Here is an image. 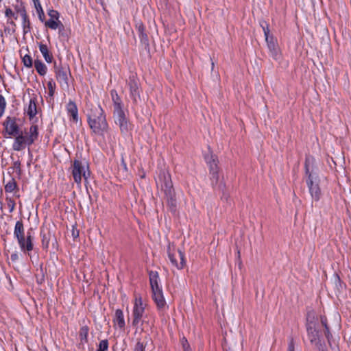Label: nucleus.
<instances>
[{
    "label": "nucleus",
    "instance_id": "52",
    "mask_svg": "<svg viewBox=\"0 0 351 351\" xmlns=\"http://www.w3.org/2000/svg\"><path fill=\"white\" fill-rule=\"evenodd\" d=\"M8 23H10L11 25L16 26V24L13 21H8Z\"/></svg>",
    "mask_w": 351,
    "mask_h": 351
},
{
    "label": "nucleus",
    "instance_id": "4",
    "mask_svg": "<svg viewBox=\"0 0 351 351\" xmlns=\"http://www.w3.org/2000/svg\"><path fill=\"white\" fill-rule=\"evenodd\" d=\"M14 235L16 238L22 252H30L33 250V237L29 232H27L26 238L25 237V230L22 220L16 222Z\"/></svg>",
    "mask_w": 351,
    "mask_h": 351
},
{
    "label": "nucleus",
    "instance_id": "55",
    "mask_svg": "<svg viewBox=\"0 0 351 351\" xmlns=\"http://www.w3.org/2000/svg\"><path fill=\"white\" fill-rule=\"evenodd\" d=\"M211 66H212V69H213V68H214V62H211Z\"/></svg>",
    "mask_w": 351,
    "mask_h": 351
},
{
    "label": "nucleus",
    "instance_id": "12",
    "mask_svg": "<svg viewBox=\"0 0 351 351\" xmlns=\"http://www.w3.org/2000/svg\"><path fill=\"white\" fill-rule=\"evenodd\" d=\"M138 36L139 37L141 45L145 50H149V38L145 32V26L142 22H138L136 24Z\"/></svg>",
    "mask_w": 351,
    "mask_h": 351
},
{
    "label": "nucleus",
    "instance_id": "53",
    "mask_svg": "<svg viewBox=\"0 0 351 351\" xmlns=\"http://www.w3.org/2000/svg\"><path fill=\"white\" fill-rule=\"evenodd\" d=\"M73 237H78V232H77V234H75V232L74 231H73Z\"/></svg>",
    "mask_w": 351,
    "mask_h": 351
},
{
    "label": "nucleus",
    "instance_id": "1",
    "mask_svg": "<svg viewBox=\"0 0 351 351\" xmlns=\"http://www.w3.org/2000/svg\"><path fill=\"white\" fill-rule=\"evenodd\" d=\"M88 123L95 134L102 136L108 130L106 115L100 105H92L87 113Z\"/></svg>",
    "mask_w": 351,
    "mask_h": 351
},
{
    "label": "nucleus",
    "instance_id": "19",
    "mask_svg": "<svg viewBox=\"0 0 351 351\" xmlns=\"http://www.w3.org/2000/svg\"><path fill=\"white\" fill-rule=\"evenodd\" d=\"M110 95L113 101L114 112L123 110V105L121 99L118 95L117 92L115 90H112L110 91Z\"/></svg>",
    "mask_w": 351,
    "mask_h": 351
},
{
    "label": "nucleus",
    "instance_id": "36",
    "mask_svg": "<svg viewBox=\"0 0 351 351\" xmlns=\"http://www.w3.org/2000/svg\"><path fill=\"white\" fill-rule=\"evenodd\" d=\"M108 348V341L107 339L101 340L98 346L97 351H106Z\"/></svg>",
    "mask_w": 351,
    "mask_h": 351
},
{
    "label": "nucleus",
    "instance_id": "43",
    "mask_svg": "<svg viewBox=\"0 0 351 351\" xmlns=\"http://www.w3.org/2000/svg\"><path fill=\"white\" fill-rule=\"evenodd\" d=\"M48 15L50 17L49 19H56L57 21L58 20L60 16L59 12L55 10H49Z\"/></svg>",
    "mask_w": 351,
    "mask_h": 351
},
{
    "label": "nucleus",
    "instance_id": "42",
    "mask_svg": "<svg viewBox=\"0 0 351 351\" xmlns=\"http://www.w3.org/2000/svg\"><path fill=\"white\" fill-rule=\"evenodd\" d=\"M5 15L8 18L13 17L15 20L18 19V16L10 8H6L5 10Z\"/></svg>",
    "mask_w": 351,
    "mask_h": 351
},
{
    "label": "nucleus",
    "instance_id": "15",
    "mask_svg": "<svg viewBox=\"0 0 351 351\" xmlns=\"http://www.w3.org/2000/svg\"><path fill=\"white\" fill-rule=\"evenodd\" d=\"M306 330L308 339L311 343L315 344L321 341L319 330H317L312 322L307 323Z\"/></svg>",
    "mask_w": 351,
    "mask_h": 351
},
{
    "label": "nucleus",
    "instance_id": "22",
    "mask_svg": "<svg viewBox=\"0 0 351 351\" xmlns=\"http://www.w3.org/2000/svg\"><path fill=\"white\" fill-rule=\"evenodd\" d=\"M113 322L114 324H117L119 328H124L125 324L122 310L117 309L115 311Z\"/></svg>",
    "mask_w": 351,
    "mask_h": 351
},
{
    "label": "nucleus",
    "instance_id": "39",
    "mask_svg": "<svg viewBox=\"0 0 351 351\" xmlns=\"http://www.w3.org/2000/svg\"><path fill=\"white\" fill-rule=\"evenodd\" d=\"M58 29V34H59L60 36H62L64 38H68V37H69L68 34L65 29L64 25L62 23Z\"/></svg>",
    "mask_w": 351,
    "mask_h": 351
},
{
    "label": "nucleus",
    "instance_id": "8",
    "mask_svg": "<svg viewBox=\"0 0 351 351\" xmlns=\"http://www.w3.org/2000/svg\"><path fill=\"white\" fill-rule=\"evenodd\" d=\"M2 125L3 126L2 133L5 138L16 136L22 132L17 123V118L15 117H7Z\"/></svg>",
    "mask_w": 351,
    "mask_h": 351
},
{
    "label": "nucleus",
    "instance_id": "23",
    "mask_svg": "<svg viewBox=\"0 0 351 351\" xmlns=\"http://www.w3.org/2000/svg\"><path fill=\"white\" fill-rule=\"evenodd\" d=\"M149 282L152 288V291L162 289L158 285V274L157 271H151L149 273Z\"/></svg>",
    "mask_w": 351,
    "mask_h": 351
},
{
    "label": "nucleus",
    "instance_id": "14",
    "mask_svg": "<svg viewBox=\"0 0 351 351\" xmlns=\"http://www.w3.org/2000/svg\"><path fill=\"white\" fill-rule=\"evenodd\" d=\"M265 40L271 57L274 60H279L280 58L281 55L279 51V47L277 44L276 40L273 36L269 38L268 40Z\"/></svg>",
    "mask_w": 351,
    "mask_h": 351
},
{
    "label": "nucleus",
    "instance_id": "38",
    "mask_svg": "<svg viewBox=\"0 0 351 351\" xmlns=\"http://www.w3.org/2000/svg\"><path fill=\"white\" fill-rule=\"evenodd\" d=\"M6 107V101L4 97L0 95V118L3 116Z\"/></svg>",
    "mask_w": 351,
    "mask_h": 351
},
{
    "label": "nucleus",
    "instance_id": "46",
    "mask_svg": "<svg viewBox=\"0 0 351 351\" xmlns=\"http://www.w3.org/2000/svg\"><path fill=\"white\" fill-rule=\"evenodd\" d=\"M315 346L318 351H326L325 345L324 343H322L321 341L319 343H316Z\"/></svg>",
    "mask_w": 351,
    "mask_h": 351
},
{
    "label": "nucleus",
    "instance_id": "50",
    "mask_svg": "<svg viewBox=\"0 0 351 351\" xmlns=\"http://www.w3.org/2000/svg\"><path fill=\"white\" fill-rule=\"evenodd\" d=\"M183 340H184L186 342V344L183 343L184 351H191V349L189 348V346L187 343V340L185 338H184Z\"/></svg>",
    "mask_w": 351,
    "mask_h": 351
},
{
    "label": "nucleus",
    "instance_id": "21",
    "mask_svg": "<svg viewBox=\"0 0 351 351\" xmlns=\"http://www.w3.org/2000/svg\"><path fill=\"white\" fill-rule=\"evenodd\" d=\"M39 50L43 56L44 59L47 63H51L53 61V55L49 51L48 47L47 45L43 44L41 43L38 45Z\"/></svg>",
    "mask_w": 351,
    "mask_h": 351
},
{
    "label": "nucleus",
    "instance_id": "29",
    "mask_svg": "<svg viewBox=\"0 0 351 351\" xmlns=\"http://www.w3.org/2000/svg\"><path fill=\"white\" fill-rule=\"evenodd\" d=\"M17 188L16 182L14 178H12L5 185V191L6 193H12Z\"/></svg>",
    "mask_w": 351,
    "mask_h": 351
},
{
    "label": "nucleus",
    "instance_id": "13",
    "mask_svg": "<svg viewBox=\"0 0 351 351\" xmlns=\"http://www.w3.org/2000/svg\"><path fill=\"white\" fill-rule=\"evenodd\" d=\"M15 136L12 144V149L14 151H21L25 148L26 145H29L27 136L23 134V132H19Z\"/></svg>",
    "mask_w": 351,
    "mask_h": 351
},
{
    "label": "nucleus",
    "instance_id": "51",
    "mask_svg": "<svg viewBox=\"0 0 351 351\" xmlns=\"http://www.w3.org/2000/svg\"><path fill=\"white\" fill-rule=\"evenodd\" d=\"M225 187V185L223 184V183H220L219 185H218V189L221 191H223V189Z\"/></svg>",
    "mask_w": 351,
    "mask_h": 351
},
{
    "label": "nucleus",
    "instance_id": "6",
    "mask_svg": "<svg viewBox=\"0 0 351 351\" xmlns=\"http://www.w3.org/2000/svg\"><path fill=\"white\" fill-rule=\"evenodd\" d=\"M86 168L88 169V165L86 162H82L79 160H74L72 165V176L74 181L80 184L82 182V178L84 177V181L86 182L90 171H86Z\"/></svg>",
    "mask_w": 351,
    "mask_h": 351
},
{
    "label": "nucleus",
    "instance_id": "32",
    "mask_svg": "<svg viewBox=\"0 0 351 351\" xmlns=\"http://www.w3.org/2000/svg\"><path fill=\"white\" fill-rule=\"evenodd\" d=\"M56 19H49L45 22V26L52 29H56L58 28L61 22L60 21H56Z\"/></svg>",
    "mask_w": 351,
    "mask_h": 351
},
{
    "label": "nucleus",
    "instance_id": "44",
    "mask_svg": "<svg viewBox=\"0 0 351 351\" xmlns=\"http://www.w3.org/2000/svg\"><path fill=\"white\" fill-rule=\"evenodd\" d=\"M145 346L142 342L138 341L134 347V351H145Z\"/></svg>",
    "mask_w": 351,
    "mask_h": 351
},
{
    "label": "nucleus",
    "instance_id": "18",
    "mask_svg": "<svg viewBox=\"0 0 351 351\" xmlns=\"http://www.w3.org/2000/svg\"><path fill=\"white\" fill-rule=\"evenodd\" d=\"M66 110L73 121L77 123L78 121V110L73 101L70 100L67 104Z\"/></svg>",
    "mask_w": 351,
    "mask_h": 351
},
{
    "label": "nucleus",
    "instance_id": "9",
    "mask_svg": "<svg viewBox=\"0 0 351 351\" xmlns=\"http://www.w3.org/2000/svg\"><path fill=\"white\" fill-rule=\"evenodd\" d=\"M54 72L57 81L62 86L69 87L68 74H70V69L68 65H63L62 63L53 64Z\"/></svg>",
    "mask_w": 351,
    "mask_h": 351
},
{
    "label": "nucleus",
    "instance_id": "24",
    "mask_svg": "<svg viewBox=\"0 0 351 351\" xmlns=\"http://www.w3.org/2000/svg\"><path fill=\"white\" fill-rule=\"evenodd\" d=\"M27 114L29 116V119H32L37 114L36 99L35 97L30 99L29 106L27 109Z\"/></svg>",
    "mask_w": 351,
    "mask_h": 351
},
{
    "label": "nucleus",
    "instance_id": "28",
    "mask_svg": "<svg viewBox=\"0 0 351 351\" xmlns=\"http://www.w3.org/2000/svg\"><path fill=\"white\" fill-rule=\"evenodd\" d=\"M260 25L262 27L264 35L265 37V40H268L269 38L273 37L272 35H270V30L269 29V24L267 23V21L263 20L260 21Z\"/></svg>",
    "mask_w": 351,
    "mask_h": 351
},
{
    "label": "nucleus",
    "instance_id": "10",
    "mask_svg": "<svg viewBox=\"0 0 351 351\" xmlns=\"http://www.w3.org/2000/svg\"><path fill=\"white\" fill-rule=\"evenodd\" d=\"M114 122L119 126L121 134H127L130 130V123L123 110L113 112Z\"/></svg>",
    "mask_w": 351,
    "mask_h": 351
},
{
    "label": "nucleus",
    "instance_id": "49",
    "mask_svg": "<svg viewBox=\"0 0 351 351\" xmlns=\"http://www.w3.org/2000/svg\"><path fill=\"white\" fill-rule=\"evenodd\" d=\"M19 258V256L17 254V253H13L11 254L10 256V259L13 261V262H15L16 261H17Z\"/></svg>",
    "mask_w": 351,
    "mask_h": 351
},
{
    "label": "nucleus",
    "instance_id": "56",
    "mask_svg": "<svg viewBox=\"0 0 351 351\" xmlns=\"http://www.w3.org/2000/svg\"><path fill=\"white\" fill-rule=\"evenodd\" d=\"M336 278H337V279L338 280H340V278H339V276H337H337H336Z\"/></svg>",
    "mask_w": 351,
    "mask_h": 351
},
{
    "label": "nucleus",
    "instance_id": "40",
    "mask_svg": "<svg viewBox=\"0 0 351 351\" xmlns=\"http://www.w3.org/2000/svg\"><path fill=\"white\" fill-rule=\"evenodd\" d=\"M12 169L16 170V174L19 176H21L22 170L21 168V162L19 160L15 161L14 162Z\"/></svg>",
    "mask_w": 351,
    "mask_h": 351
},
{
    "label": "nucleus",
    "instance_id": "7",
    "mask_svg": "<svg viewBox=\"0 0 351 351\" xmlns=\"http://www.w3.org/2000/svg\"><path fill=\"white\" fill-rule=\"evenodd\" d=\"M167 254L171 264L178 269H182L186 266L184 253L181 250H171V245L169 243L167 247Z\"/></svg>",
    "mask_w": 351,
    "mask_h": 351
},
{
    "label": "nucleus",
    "instance_id": "5",
    "mask_svg": "<svg viewBox=\"0 0 351 351\" xmlns=\"http://www.w3.org/2000/svg\"><path fill=\"white\" fill-rule=\"evenodd\" d=\"M127 85L129 88L130 97L134 105H137L141 101V93L142 89L139 80L136 73H132L127 80Z\"/></svg>",
    "mask_w": 351,
    "mask_h": 351
},
{
    "label": "nucleus",
    "instance_id": "35",
    "mask_svg": "<svg viewBox=\"0 0 351 351\" xmlns=\"http://www.w3.org/2000/svg\"><path fill=\"white\" fill-rule=\"evenodd\" d=\"M47 88L49 90V93H48L50 97H53L55 93V90H56V84L53 81V80H51L48 82Z\"/></svg>",
    "mask_w": 351,
    "mask_h": 351
},
{
    "label": "nucleus",
    "instance_id": "3",
    "mask_svg": "<svg viewBox=\"0 0 351 351\" xmlns=\"http://www.w3.org/2000/svg\"><path fill=\"white\" fill-rule=\"evenodd\" d=\"M313 160V158L311 157H306L305 159L304 169L306 176H307L306 182L312 198L317 202L321 198L322 192L319 185V179L318 174L314 171L313 168H310V164Z\"/></svg>",
    "mask_w": 351,
    "mask_h": 351
},
{
    "label": "nucleus",
    "instance_id": "34",
    "mask_svg": "<svg viewBox=\"0 0 351 351\" xmlns=\"http://www.w3.org/2000/svg\"><path fill=\"white\" fill-rule=\"evenodd\" d=\"M34 6H35V8H36V10L37 11L39 19L41 21H43L44 19H45V14H44V12H43V10L42 8L40 3H37V4L34 5Z\"/></svg>",
    "mask_w": 351,
    "mask_h": 351
},
{
    "label": "nucleus",
    "instance_id": "31",
    "mask_svg": "<svg viewBox=\"0 0 351 351\" xmlns=\"http://www.w3.org/2000/svg\"><path fill=\"white\" fill-rule=\"evenodd\" d=\"M219 170L210 171V180L213 187H215L219 182Z\"/></svg>",
    "mask_w": 351,
    "mask_h": 351
},
{
    "label": "nucleus",
    "instance_id": "45",
    "mask_svg": "<svg viewBox=\"0 0 351 351\" xmlns=\"http://www.w3.org/2000/svg\"><path fill=\"white\" fill-rule=\"evenodd\" d=\"M7 200H8V206L10 208V212L12 213L14 209L15 202L14 200H12L11 199H7Z\"/></svg>",
    "mask_w": 351,
    "mask_h": 351
},
{
    "label": "nucleus",
    "instance_id": "47",
    "mask_svg": "<svg viewBox=\"0 0 351 351\" xmlns=\"http://www.w3.org/2000/svg\"><path fill=\"white\" fill-rule=\"evenodd\" d=\"M121 166L122 167L125 171H128L127 165L123 156L121 158Z\"/></svg>",
    "mask_w": 351,
    "mask_h": 351
},
{
    "label": "nucleus",
    "instance_id": "11",
    "mask_svg": "<svg viewBox=\"0 0 351 351\" xmlns=\"http://www.w3.org/2000/svg\"><path fill=\"white\" fill-rule=\"evenodd\" d=\"M145 311V308L143 306V302L141 298L135 299V304L133 309V320L132 325L134 326H138L139 322L141 320L143 313Z\"/></svg>",
    "mask_w": 351,
    "mask_h": 351
},
{
    "label": "nucleus",
    "instance_id": "20",
    "mask_svg": "<svg viewBox=\"0 0 351 351\" xmlns=\"http://www.w3.org/2000/svg\"><path fill=\"white\" fill-rule=\"evenodd\" d=\"M320 322L322 326L324 328V335L328 341V343L329 346H331V339L332 338V335L330 332L326 317L325 315H321Z\"/></svg>",
    "mask_w": 351,
    "mask_h": 351
},
{
    "label": "nucleus",
    "instance_id": "2",
    "mask_svg": "<svg viewBox=\"0 0 351 351\" xmlns=\"http://www.w3.org/2000/svg\"><path fill=\"white\" fill-rule=\"evenodd\" d=\"M157 184L160 185L161 189L165 195L167 205L169 211L176 214L177 212V200L170 174L164 171L160 172Z\"/></svg>",
    "mask_w": 351,
    "mask_h": 351
},
{
    "label": "nucleus",
    "instance_id": "30",
    "mask_svg": "<svg viewBox=\"0 0 351 351\" xmlns=\"http://www.w3.org/2000/svg\"><path fill=\"white\" fill-rule=\"evenodd\" d=\"M21 17L23 19V31L24 33L26 34L30 29V21L29 20L27 13H23Z\"/></svg>",
    "mask_w": 351,
    "mask_h": 351
},
{
    "label": "nucleus",
    "instance_id": "48",
    "mask_svg": "<svg viewBox=\"0 0 351 351\" xmlns=\"http://www.w3.org/2000/svg\"><path fill=\"white\" fill-rule=\"evenodd\" d=\"M287 351H294V343L293 339H291L289 343Z\"/></svg>",
    "mask_w": 351,
    "mask_h": 351
},
{
    "label": "nucleus",
    "instance_id": "27",
    "mask_svg": "<svg viewBox=\"0 0 351 351\" xmlns=\"http://www.w3.org/2000/svg\"><path fill=\"white\" fill-rule=\"evenodd\" d=\"M89 328L87 326H82L79 332V337L82 343L88 342V334Z\"/></svg>",
    "mask_w": 351,
    "mask_h": 351
},
{
    "label": "nucleus",
    "instance_id": "25",
    "mask_svg": "<svg viewBox=\"0 0 351 351\" xmlns=\"http://www.w3.org/2000/svg\"><path fill=\"white\" fill-rule=\"evenodd\" d=\"M38 136V128L36 125H33L29 128V135L27 136L29 145L33 144Z\"/></svg>",
    "mask_w": 351,
    "mask_h": 351
},
{
    "label": "nucleus",
    "instance_id": "37",
    "mask_svg": "<svg viewBox=\"0 0 351 351\" xmlns=\"http://www.w3.org/2000/svg\"><path fill=\"white\" fill-rule=\"evenodd\" d=\"M42 237V247L43 249L47 250L49 247V237L46 234L41 232Z\"/></svg>",
    "mask_w": 351,
    "mask_h": 351
},
{
    "label": "nucleus",
    "instance_id": "33",
    "mask_svg": "<svg viewBox=\"0 0 351 351\" xmlns=\"http://www.w3.org/2000/svg\"><path fill=\"white\" fill-rule=\"evenodd\" d=\"M22 62L25 66H26L27 68L32 67L33 60H32V57L29 55H27V54L25 55L22 58Z\"/></svg>",
    "mask_w": 351,
    "mask_h": 351
},
{
    "label": "nucleus",
    "instance_id": "41",
    "mask_svg": "<svg viewBox=\"0 0 351 351\" xmlns=\"http://www.w3.org/2000/svg\"><path fill=\"white\" fill-rule=\"evenodd\" d=\"M14 9L17 13H19L21 14V16H23V13H27L25 8V6L23 5L22 3H21L20 5H16L14 6Z\"/></svg>",
    "mask_w": 351,
    "mask_h": 351
},
{
    "label": "nucleus",
    "instance_id": "54",
    "mask_svg": "<svg viewBox=\"0 0 351 351\" xmlns=\"http://www.w3.org/2000/svg\"><path fill=\"white\" fill-rule=\"evenodd\" d=\"M34 5L37 4V3H40L39 0H32Z\"/></svg>",
    "mask_w": 351,
    "mask_h": 351
},
{
    "label": "nucleus",
    "instance_id": "26",
    "mask_svg": "<svg viewBox=\"0 0 351 351\" xmlns=\"http://www.w3.org/2000/svg\"><path fill=\"white\" fill-rule=\"evenodd\" d=\"M34 67L40 75L44 76L46 75L47 67L40 60H34Z\"/></svg>",
    "mask_w": 351,
    "mask_h": 351
},
{
    "label": "nucleus",
    "instance_id": "16",
    "mask_svg": "<svg viewBox=\"0 0 351 351\" xmlns=\"http://www.w3.org/2000/svg\"><path fill=\"white\" fill-rule=\"evenodd\" d=\"M204 159L206 164L208 165L209 171L219 170L218 158L212 152L209 151L208 154H205Z\"/></svg>",
    "mask_w": 351,
    "mask_h": 351
},
{
    "label": "nucleus",
    "instance_id": "17",
    "mask_svg": "<svg viewBox=\"0 0 351 351\" xmlns=\"http://www.w3.org/2000/svg\"><path fill=\"white\" fill-rule=\"evenodd\" d=\"M152 298L158 309L162 310L165 308L166 302L162 289L152 291Z\"/></svg>",
    "mask_w": 351,
    "mask_h": 351
}]
</instances>
